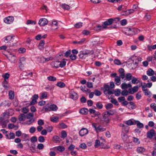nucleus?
<instances>
[{
  "label": "nucleus",
  "mask_w": 156,
  "mask_h": 156,
  "mask_svg": "<svg viewBox=\"0 0 156 156\" xmlns=\"http://www.w3.org/2000/svg\"><path fill=\"white\" fill-rule=\"evenodd\" d=\"M104 87L105 89V90L104 92L105 94H108L110 95L114 94V91L112 90V89L110 88V87L108 85H104Z\"/></svg>",
  "instance_id": "nucleus-1"
},
{
  "label": "nucleus",
  "mask_w": 156,
  "mask_h": 156,
  "mask_svg": "<svg viewBox=\"0 0 156 156\" xmlns=\"http://www.w3.org/2000/svg\"><path fill=\"white\" fill-rule=\"evenodd\" d=\"M120 126L122 127L121 134H127L129 133V127L128 126L120 124Z\"/></svg>",
  "instance_id": "nucleus-2"
},
{
  "label": "nucleus",
  "mask_w": 156,
  "mask_h": 156,
  "mask_svg": "<svg viewBox=\"0 0 156 156\" xmlns=\"http://www.w3.org/2000/svg\"><path fill=\"white\" fill-rule=\"evenodd\" d=\"M156 135V133L154 129H151L147 133V137L151 139Z\"/></svg>",
  "instance_id": "nucleus-3"
},
{
  "label": "nucleus",
  "mask_w": 156,
  "mask_h": 156,
  "mask_svg": "<svg viewBox=\"0 0 156 156\" xmlns=\"http://www.w3.org/2000/svg\"><path fill=\"white\" fill-rule=\"evenodd\" d=\"M14 20V17L13 16H9L5 18L4 21L7 24H10L13 22Z\"/></svg>",
  "instance_id": "nucleus-4"
},
{
  "label": "nucleus",
  "mask_w": 156,
  "mask_h": 156,
  "mask_svg": "<svg viewBox=\"0 0 156 156\" xmlns=\"http://www.w3.org/2000/svg\"><path fill=\"white\" fill-rule=\"evenodd\" d=\"M48 21L45 18L41 19L39 21L38 24L40 26H44L48 24Z\"/></svg>",
  "instance_id": "nucleus-5"
},
{
  "label": "nucleus",
  "mask_w": 156,
  "mask_h": 156,
  "mask_svg": "<svg viewBox=\"0 0 156 156\" xmlns=\"http://www.w3.org/2000/svg\"><path fill=\"white\" fill-rule=\"evenodd\" d=\"M112 18H110L106 20L105 21L102 23V25L104 26L105 27V29L107 28V26L112 24Z\"/></svg>",
  "instance_id": "nucleus-6"
},
{
  "label": "nucleus",
  "mask_w": 156,
  "mask_h": 156,
  "mask_svg": "<svg viewBox=\"0 0 156 156\" xmlns=\"http://www.w3.org/2000/svg\"><path fill=\"white\" fill-rule=\"evenodd\" d=\"M70 98L74 100H77L78 98V95L77 93L73 91H71L69 94Z\"/></svg>",
  "instance_id": "nucleus-7"
},
{
  "label": "nucleus",
  "mask_w": 156,
  "mask_h": 156,
  "mask_svg": "<svg viewBox=\"0 0 156 156\" xmlns=\"http://www.w3.org/2000/svg\"><path fill=\"white\" fill-rule=\"evenodd\" d=\"M121 137L124 142H130L129 137H131L130 136H128L127 134H121Z\"/></svg>",
  "instance_id": "nucleus-8"
},
{
  "label": "nucleus",
  "mask_w": 156,
  "mask_h": 156,
  "mask_svg": "<svg viewBox=\"0 0 156 156\" xmlns=\"http://www.w3.org/2000/svg\"><path fill=\"white\" fill-rule=\"evenodd\" d=\"M9 121L8 120H4L3 117H1L0 118V125L2 126V128L6 127L7 123Z\"/></svg>",
  "instance_id": "nucleus-9"
},
{
  "label": "nucleus",
  "mask_w": 156,
  "mask_h": 156,
  "mask_svg": "<svg viewBox=\"0 0 156 156\" xmlns=\"http://www.w3.org/2000/svg\"><path fill=\"white\" fill-rule=\"evenodd\" d=\"M88 132V129L85 128H82L79 132V134L81 136H83L87 134Z\"/></svg>",
  "instance_id": "nucleus-10"
},
{
  "label": "nucleus",
  "mask_w": 156,
  "mask_h": 156,
  "mask_svg": "<svg viewBox=\"0 0 156 156\" xmlns=\"http://www.w3.org/2000/svg\"><path fill=\"white\" fill-rule=\"evenodd\" d=\"M38 98V96L37 94H34L33 97L32 101L30 102V105H34L37 103V100Z\"/></svg>",
  "instance_id": "nucleus-11"
},
{
  "label": "nucleus",
  "mask_w": 156,
  "mask_h": 156,
  "mask_svg": "<svg viewBox=\"0 0 156 156\" xmlns=\"http://www.w3.org/2000/svg\"><path fill=\"white\" fill-rule=\"evenodd\" d=\"M60 62V61H53L51 63V65L53 68H58L59 67V63Z\"/></svg>",
  "instance_id": "nucleus-12"
},
{
  "label": "nucleus",
  "mask_w": 156,
  "mask_h": 156,
  "mask_svg": "<svg viewBox=\"0 0 156 156\" xmlns=\"http://www.w3.org/2000/svg\"><path fill=\"white\" fill-rule=\"evenodd\" d=\"M8 58L11 62H15L16 60V57L14 55L10 54L8 57Z\"/></svg>",
  "instance_id": "nucleus-13"
},
{
  "label": "nucleus",
  "mask_w": 156,
  "mask_h": 156,
  "mask_svg": "<svg viewBox=\"0 0 156 156\" xmlns=\"http://www.w3.org/2000/svg\"><path fill=\"white\" fill-rule=\"evenodd\" d=\"M14 36H7L5 37V40L4 41L5 43H10V41H13L12 40Z\"/></svg>",
  "instance_id": "nucleus-14"
},
{
  "label": "nucleus",
  "mask_w": 156,
  "mask_h": 156,
  "mask_svg": "<svg viewBox=\"0 0 156 156\" xmlns=\"http://www.w3.org/2000/svg\"><path fill=\"white\" fill-rule=\"evenodd\" d=\"M138 89V87L137 86H135L133 87L132 90L129 89V93L130 94H133L135 92H137Z\"/></svg>",
  "instance_id": "nucleus-15"
},
{
  "label": "nucleus",
  "mask_w": 156,
  "mask_h": 156,
  "mask_svg": "<svg viewBox=\"0 0 156 156\" xmlns=\"http://www.w3.org/2000/svg\"><path fill=\"white\" fill-rule=\"evenodd\" d=\"M105 29V27L102 25H97L94 27V30L96 31L101 30Z\"/></svg>",
  "instance_id": "nucleus-16"
},
{
  "label": "nucleus",
  "mask_w": 156,
  "mask_h": 156,
  "mask_svg": "<svg viewBox=\"0 0 156 156\" xmlns=\"http://www.w3.org/2000/svg\"><path fill=\"white\" fill-rule=\"evenodd\" d=\"M124 143V148L126 149L131 148L132 145L131 141L130 142H125Z\"/></svg>",
  "instance_id": "nucleus-17"
},
{
  "label": "nucleus",
  "mask_w": 156,
  "mask_h": 156,
  "mask_svg": "<svg viewBox=\"0 0 156 156\" xmlns=\"http://www.w3.org/2000/svg\"><path fill=\"white\" fill-rule=\"evenodd\" d=\"M147 75L149 76H153L154 74L155 73L154 71L151 69H149L147 72Z\"/></svg>",
  "instance_id": "nucleus-18"
},
{
  "label": "nucleus",
  "mask_w": 156,
  "mask_h": 156,
  "mask_svg": "<svg viewBox=\"0 0 156 156\" xmlns=\"http://www.w3.org/2000/svg\"><path fill=\"white\" fill-rule=\"evenodd\" d=\"M126 31H128L129 33L128 34H127V33L126 32L125 34L128 36H131L134 34V29H132L130 28H127V29Z\"/></svg>",
  "instance_id": "nucleus-19"
},
{
  "label": "nucleus",
  "mask_w": 156,
  "mask_h": 156,
  "mask_svg": "<svg viewBox=\"0 0 156 156\" xmlns=\"http://www.w3.org/2000/svg\"><path fill=\"white\" fill-rule=\"evenodd\" d=\"M115 84L118 86L120 84L121 82L119 77H118V76L116 77V78H115Z\"/></svg>",
  "instance_id": "nucleus-20"
},
{
  "label": "nucleus",
  "mask_w": 156,
  "mask_h": 156,
  "mask_svg": "<svg viewBox=\"0 0 156 156\" xmlns=\"http://www.w3.org/2000/svg\"><path fill=\"white\" fill-rule=\"evenodd\" d=\"M25 119L26 116L23 114H20L18 117V119L20 121H24Z\"/></svg>",
  "instance_id": "nucleus-21"
},
{
  "label": "nucleus",
  "mask_w": 156,
  "mask_h": 156,
  "mask_svg": "<svg viewBox=\"0 0 156 156\" xmlns=\"http://www.w3.org/2000/svg\"><path fill=\"white\" fill-rule=\"evenodd\" d=\"M9 95L10 99L12 100L13 99L15 95L14 91L12 90H10L9 92Z\"/></svg>",
  "instance_id": "nucleus-22"
},
{
  "label": "nucleus",
  "mask_w": 156,
  "mask_h": 156,
  "mask_svg": "<svg viewBox=\"0 0 156 156\" xmlns=\"http://www.w3.org/2000/svg\"><path fill=\"white\" fill-rule=\"evenodd\" d=\"M49 108H50V111H55L57 110L58 108L56 105L53 104L49 106Z\"/></svg>",
  "instance_id": "nucleus-23"
},
{
  "label": "nucleus",
  "mask_w": 156,
  "mask_h": 156,
  "mask_svg": "<svg viewBox=\"0 0 156 156\" xmlns=\"http://www.w3.org/2000/svg\"><path fill=\"white\" fill-rule=\"evenodd\" d=\"M89 111L87 108H84L81 109L80 111V112L82 114H87L88 113Z\"/></svg>",
  "instance_id": "nucleus-24"
},
{
  "label": "nucleus",
  "mask_w": 156,
  "mask_h": 156,
  "mask_svg": "<svg viewBox=\"0 0 156 156\" xmlns=\"http://www.w3.org/2000/svg\"><path fill=\"white\" fill-rule=\"evenodd\" d=\"M53 140L55 143H57L61 141L60 138L58 136H54L53 137Z\"/></svg>",
  "instance_id": "nucleus-25"
},
{
  "label": "nucleus",
  "mask_w": 156,
  "mask_h": 156,
  "mask_svg": "<svg viewBox=\"0 0 156 156\" xmlns=\"http://www.w3.org/2000/svg\"><path fill=\"white\" fill-rule=\"evenodd\" d=\"M61 6L64 9L68 10L70 9V6L66 4H62L61 5Z\"/></svg>",
  "instance_id": "nucleus-26"
},
{
  "label": "nucleus",
  "mask_w": 156,
  "mask_h": 156,
  "mask_svg": "<svg viewBox=\"0 0 156 156\" xmlns=\"http://www.w3.org/2000/svg\"><path fill=\"white\" fill-rule=\"evenodd\" d=\"M133 76L132 74L130 73H127L125 75V78L126 80L128 81L132 79Z\"/></svg>",
  "instance_id": "nucleus-27"
},
{
  "label": "nucleus",
  "mask_w": 156,
  "mask_h": 156,
  "mask_svg": "<svg viewBox=\"0 0 156 156\" xmlns=\"http://www.w3.org/2000/svg\"><path fill=\"white\" fill-rule=\"evenodd\" d=\"M38 61L40 63H44L45 62V58L44 57H38L37 58Z\"/></svg>",
  "instance_id": "nucleus-28"
},
{
  "label": "nucleus",
  "mask_w": 156,
  "mask_h": 156,
  "mask_svg": "<svg viewBox=\"0 0 156 156\" xmlns=\"http://www.w3.org/2000/svg\"><path fill=\"white\" fill-rule=\"evenodd\" d=\"M56 85L61 88H63L64 87H65L66 86V84L64 83L63 82H58L57 83Z\"/></svg>",
  "instance_id": "nucleus-29"
},
{
  "label": "nucleus",
  "mask_w": 156,
  "mask_h": 156,
  "mask_svg": "<svg viewBox=\"0 0 156 156\" xmlns=\"http://www.w3.org/2000/svg\"><path fill=\"white\" fill-rule=\"evenodd\" d=\"M57 149V150L60 152H62L64 151L65 150V147L62 146H59L57 147H55Z\"/></svg>",
  "instance_id": "nucleus-30"
},
{
  "label": "nucleus",
  "mask_w": 156,
  "mask_h": 156,
  "mask_svg": "<svg viewBox=\"0 0 156 156\" xmlns=\"http://www.w3.org/2000/svg\"><path fill=\"white\" fill-rule=\"evenodd\" d=\"M145 151V149L143 147H138L137 151L139 153L144 152Z\"/></svg>",
  "instance_id": "nucleus-31"
},
{
  "label": "nucleus",
  "mask_w": 156,
  "mask_h": 156,
  "mask_svg": "<svg viewBox=\"0 0 156 156\" xmlns=\"http://www.w3.org/2000/svg\"><path fill=\"white\" fill-rule=\"evenodd\" d=\"M41 96L40 97L41 99H42L44 98H46L47 97V94L46 92H44L41 94Z\"/></svg>",
  "instance_id": "nucleus-32"
},
{
  "label": "nucleus",
  "mask_w": 156,
  "mask_h": 156,
  "mask_svg": "<svg viewBox=\"0 0 156 156\" xmlns=\"http://www.w3.org/2000/svg\"><path fill=\"white\" fill-rule=\"evenodd\" d=\"M101 121H103L106 124L109 123L110 119L109 118L101 119Z\"/></svg>",
  "instance_id": "nucleus-33"
},
{
  "label": "nucleus",
  "mask_w": 156,
  "mask_h": 156,
  "mask_svg": "<svg viewBox=\"0 0 156 156\" xmlns=\"http://www.w3.org/2000/svg\"><path fill=\"white\" fill-rule=\"evenodd\" d=\"M105 107L106 109L108 110L113 107V105L111 103H109L105 105Z\"/></svg>",
  "instance_id": "nucleus-34"
},
{
  "label": "nucleus",
  "mask_w": 156,
  "mask_h": 156,
  "mask_svg": "<svg viewBox=\"0 0 156 156\" xmlns=\"http://www.w3.org/2000/svg\"><path fill=\"white\" fill-rule=\"evenodd\" d=\"M51 120L54 122H57L58 121V117L57 116H54L51 118Z\"/></svg>",
  "instance_id": "nucleus-35"
},
{
  "label": "nucleus",
  "mask_w": 156,
  "mask_h": 156,
  "mask_svg": "<svg viewBox=\"0 0 156 156\" xmlns=\"http://www.w3.org/2000/svg\"><path fill=\"white\" fill-rule=\"evenodd\" d=\"M115 93V95L116 96H119L121 93V90L119 89H117L115 90V91H114V93Z\"/></svg>",
  "instance_id": "nucleus-36"
},
{
  "label": "nucleus",
  "mask_w": 156,
  "mask_h": 156,
  "mask_svg": "<svg viewBox=\"0 0 156 156\" xmlns=\"http://www.w3.org/2000/svg\"><path fill=\"white\" fill-rule=\"evenodd\" d=\"M129 104L130 105L132 106L130 107V109H134L136 108V106L135 103L133 102H129Z\"/></svg>",
  "instance_id": "nucleus-37"
},
{
  "label": "nucleus",
  "mask_w": 156,
  "mask_h": 156,
  "mask_svg": "<svg viewBox=\"0 0 156 156\" xmlns=\"http://www.w3.org/2000/svg\"><path fill=\"white\" fill-rule=\"evenodd\" d=\"M96 106L97 108L99 109H101L103 108V105L100 102H98L96 104Z\"/></svg>",
  "instance_id": "nucleus-38"
},
{
  "label": "nucleus",
  "mask_w": 156,
  "mask_h": 156,
  "mask_svg": "<svg viewBox=\"0 0 156 156\" xmlns=\"http://www.w3.org/2000/svg\"><path fill=\"white\" fill-rule=\"evenodd\" d=\"M10 75L8 73H6L5 74L2 75V77L4 78V80H7L9 77Z\"/></svg>",
  "instance_id": "nucleus-39"
},
{
  "label": "nucleus",
  "mask_w": 156,
  "mask_h": 156,
  "mask_svg": "<svg viewBox=\"0 0 156 156\" xmlns=\"http://www.w3.org/2000/svg\"><path fill=\"white\" fill-rule=\"evenodd\" d=\"M78 56L80 58L82 59H84L87 57V56H84L83 54V52L82 51H81L80 52V53L79 54Z\"/></svg>",
  "instance_id": "nucleus-40"
},
{
  "label": "nucleus",
  "mask_w": 156,
  "mask_h": 156,
  "mask_svg": "<svg viewBox=\"0 0 156 156\" xmlns=\"http://www.w3.org/2000/svg\"><path fill=\"white\" fill-rule=\"evenodd\" d=\"M48 80L50 81H54L56 80V78L53 76H49L47 77Z\"/></svg>",
  "instance_id": "nucleus-41"
},
{
  "label": "nucleus",
  "mask_w": 156,
  "mask_h": 156,
  "mask_svg": "<svg viewBox=\"0 0 156 156\" xmlns=\"http://www.w3.org/2000/svg\"><path fill=\"white\" fill-rule=\"evenodd\" d=\"M30 140L32 143H34L37 141V137L36 136H32L30 138Z\"/></svg>",
  "instance_id": "nucleus-42"
},
{
  "label": "nucleus",
  "mask_w": 156,
  "mask_h": 156,
  "mask_svg": "<svg viewBox=\"0 0 156 156\" xmlns=\"http://www.w3.org/2000/svg\"><path fill=\"white\" fill-rule=\"evenodd\" d=\"M34 121V119H30L29 120L26 121V122L27 124L29 125L33 123Z\"/></svg>",
  "instance_id": "nucleus-43"
},
{
  "label": "nucleus",
  "mask_w": 156,
  "mask_h": 156,
  "mask_svg": "<svg viewBox=\"0 0 156 156\" xmlns=\"http://www.w3.org/2000/svg\"><path fill=\"white\" fill-rule=\"evenodd\" d=\"M106 114H107L109 116L110 115H112L114 113V112L113 110H108L107 111L105 112Z\"/></svg>",
  "instance_id": "nucleus-44"
},
{
  "label": "nucleus",
  "mask_w": 156,
  "mask_h": 156,
  "mask_svg": "<svg viewBox=\"0 0 156 156\" xmlns=\"http://www.w3.org/2000/svg\"><path fill=\"white\" fill-rule=\"evenodd\" d=\"M150 107L153 109L154 112H156V105L155 103H154L151 104L150 105Z\"/></svg>",
  "instance_id": "nucleus-45"
},
{
  "label": "nucleus",
  "mask_w": 156,
  "mask_h": 156,
  "mask_svg": "<svg viewBox=\"0 0 156 156\" xmlns=\"http://www.w3.org/2000/svg\"><path fill=\"white\" fill-rule=\"evenodd\" d=\"M66 62L65 61H60L59 63V67L61 68L64 67L66 65Z\"/></svg>",
  "instance_id": "nucleus-46"
},
{
  "label": "nucleus",
  "mask_w": 156,
  "mask_h": 156,
  "mask_svg": "<svg viewBox=\"0 0 156 156\" xmlns=\"http://www.w3.org/2000/svg\"><path fill=\"white\" fill-rule=\"evenodd\" d=\"M126 124L128 126H131L134 124V122L131 119H129L126 122Z\"/></svg>",
  "instance_id": "nucleus-47"
},
{
  "label": "nucleus",
  "mask_w": 156,
  "mask_h": 156,
  "mask_svg": "<svg viewBox=\"0 0 156 156\" xmlns=\"http://www.w3.org/2000/svg\"><path fill=\"white\" fill-rule=\"evenodd\" d=\"M133 141L135 143L138 144L140 143V141L138 139L134 137H133Z\"/></svg>",
  "instance_id": "nucleus-48"
},
{
  "label": "nucleus",
  "mask_w": 156,
  "mask_h": 156,
  "mask_svg": "<svg viewBox=\"0 0 156 156\" xmlns=\"http://www.w3.org/2000/svg\"><path fill=\"white\" fill-rule=\"evenodd\" d=\"M94 93L95 94V95L97 96H100L101 94L100 91L97 90H94Z\"/></svg>",
  "instance_id": "nucleus-49"
},
{
  "label": "nucleus",
  "mask_w": 156,
  "mask_h": 156,
  "mask_svg": "<svg viewBox=\"0 0 156 156\" xmlns=\"http://www.w3.org/2000/svg\"><path fill=\"white\" fill-rule=\"evenodd\" d=\"M67 133L64 130L62 131L61 132V137L64 138L67 136Z\"/></svg>",
  "instance_id": "nucleus-50"
},
{
  "label": "nucleus",
  "mask_w": 156,
  "mask_h": 156,
  "mask_svg": "<svg viewBox=\"0 0 156 156\" xmlns=\"http://www.w3.org/2000/svg\"><path fill=\"white\" fill-rule=\"evenodd\" d=\"M36 128L34 126H32L29 129V132L31 133H33L36 131Z\"/></svg>",
  "instance_id": "nucleus-51"
},
{
  "label": "nucleus",
  "mask_w": 156,
  "mask_h": 156,
  "mask_svg": "<svg viewBox=\"0 0 156 156\" xmlns=\"http://www.w3.org/2000/svg\"><path fill=\"white\" fill-rule=\"evenodd\" d=\"M82 26V23L80 22L76 23L75 25V27L77 28H79Z\"/></svg>",
  "instance_id": "nucleus-52"
},
{
  "label": "nucleus",
  "mask_w": 156,
  "mask_h": 156,
  "mask_svg": "<svg viewBox=\"0 0 156 156\" xmlns=\"http://www.w3.org/2000/svg\"><path fill=\"white\" fill-rule=\"evenodd\" d=\"M97 131L100 130L101 131H104L106 130V129L103 127L101 126H99L97 127Z\"/></svg>",
  "instance_id": "nucleus-53"
},
{
  "label": "nucleus",
  "mask_w": 156,
  "mask_h": 156,
  "mask_svg": "<svg viewBox=\"0 0 156 156\" xmlns=\"http://www.w3.org/2000/svg\"><path fill=\"white\" fill-rule=\"evenodd\" d=\"M38 140L40 142H44V141L45 139L44 137L40 136L38 138Z\"/></svg>",
  "instance_id": "nucleus-54"
},
{
  "label": "nucleus",
  "mask_w": 156,
  "mask_h": 156,
  "mask_svg": "<svg viewBox=\"0 0 156 156\" xmlns=\"http://www.w3.org/2000/svg\"><path fill=\"white\" fill-rule=\"evenodd\" d=\"M129 92L127 90H123L121 92V94L122 95L127 96L129 94Z\"/></svg>",
  "instance_id": "nucleus-55"
},
{
  "label": "nucleus",
  "mask_w": 156,
  "mask_h": 156,
  "mask_svg": "<svg viewBox=\"0 0 156 156\" xmlns=\"http://www.w3.org/2000/svg\"><path fill=\"white\" fill-rule=\"evenodd\" d=\"M36 23V22L35 21H32L30 20H28L27 23V25L30 24H34V25Z\"/></svg>",
  "instance_id": "nucleus-56"
},
{
  "label": "nucleus",
  "mask_w": 156,
  "mask_h": 156,
  "mask_svg": "<svg viewBox=\"0 0 156 156\" xmlns=\"http://www.w3.org/2000/svg\"><path fill=\"white\" fill-rule=\"evenodd\" d=\"M112 23H115L119 21L120 19L119 17H116L114 19L112 18Z\"/></svg>",
  "instance_id": "nucleus-57"
},
{
  "label": "nucleus",
  "mask_w": 156,
  "mask_h": 156,
  "mask_svg": "<svg viewBox=\"0 0 156 156\" xmlns=\"http://www.w3.org/2000/svg\"><path fill=\"white\" fill-rule=\"evenodd\" d=\"M101 142L100 140H95V144L94 145V147H97L98 146L100 145Z\"/></svg>",
  "instance_id": "nucleus-58"
},
{
  "label": "nucleus",
  "mask_w": 156,
  "mask_h": 156,
  "mask_svg": "<svg viewBox=\"0 0 156 156\" xmlns=\"http://www.w3.org/2000/svg\"><path fill=\"white\" fill-rule=\"evenodd\" d=\"M121 88L122 89H126L128 88L127 84L125 83H123L121 84Z\"/></svg>",
  "instance_id": "nucleus-59"
},
{
  "label": "nucleus",
  "mask_w": 156,
  "mask_h": 156,
  "mask_svg": "<svg viewBox=\"0 0 156 156\" xmlns=\"http://www.w3.org/2000/svg\"><path fill=\"white\" fill-rule=\"evenodd\" d=\"M71 51L70 50H68L66 51L65 53V56L66 57L70 56L71 54Z\"/></svg>",
  "instance_id": "nucleus-60"
},
{
  "label": "nucleus",
  "mask_w": 156,
  "mask_h": 156,
  "mask_svg": "<svg viewBox=\"0 0 156 156\" xmlns=\"http://www.w3.org/2000/svg\"><path fill=\"white\" fill-rule=\"evenodd\" d=\"M37 124L39 126H41L44 124V122L43 120L40 119L38 120L37 122Z\"/></svg>",
  "instance_id": "nucleus-61"
},
{
  "label": "nucleus",
  "mask_w": 156,
  "mask_h": 156,
  "mask_svg": "<svg viewBox=\"0 0 156 156\" xmlns=\"http://www.w3.org/2000/svg\"><path fill=\"white\" fill-rule=\"evenodd\" d=\"M85 51L88 55H90L94 54V51L93 50H87Z\"/></svg>",
  "instance_id": "nucleus-62"
},
{
  "label": "nucleus",
  "mask_w": 156,
  "mask_h": 156,
  "mask_svg": "<svg viewBox=\"0 0 156 156\" xmlns=\"http://www.w3.org/2000/svg\"><path fill=\"white\" fill-rule=\"evenodd\" d=\"M121 15L122 16H128L129 15L128 10L123 11L121 13Z\"/></svg>",
  "instance_id": "nucleus-63"
},
{
  "label": "nucleus",
  "mask_w": 156,
  "mask_h": 156,
  "mask_svg": "<svg viewBox=\"0 0 156 156\" xmlns=\"http://www.w3.org/2000/svg\"><path fill=\"white\" fill-rule=\"evenodd\" d=\"M43 110H44L45 112H48L50 111L49 106H44L43 108Z\"/></svg>",
  "instance_id": "nucleus-64"
}]
</instances>
